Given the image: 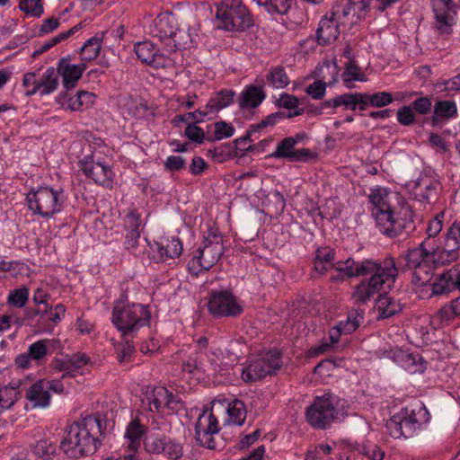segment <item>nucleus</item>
<instances>
[{"label":"nucleus","instance_id":"2eb2a0df","mask_svg":"<svg viewBox=\"0 0 460 460\" xmlns=\"http://www.w3.org/2000/svg\"><path fill=\"white\" fill-rule=\"evenodd\" d=\"M224 252L223 245L203 244L202 248L197 250L198 254L188 263L189 271L197 276L202 270H208L219 261Z\"/></svg>","mask_w":460,"mask_h":460},{"label":"nucleus","instance_id":"393cba45","mask_svg":"<svg viewBox=\"0 0 460 460\" xmlns=\"http://www.w3.org/2000/svg\"><path fill=\"white\" fill-rule=\"evenodd\" d=\"M266 98L261 87L250 84L240 93L237 101L241 110L254 109L259 107Z\"/></svg>","mask_w":460,"mask_h":460},{"label":"nucleus","instance_id":"f03ea898","mask_svg":"<svg viewBox=\"0 0 460 460\" xmlns=\"http://www.w3.org/2000/svg\"><path fill=\"white\" fill-rule=\"evenodd\" d=\"M95 429L102 432V420L99 418L87 417L82 422L74 423L61 440L60 450L71 459L94 454L101 445L93 432Z\"/></svg>","mask_w":460,"mask_h":460},{"label":"nucleus","instance_id":"bb28decb","mask_svg":"<svg viewBox=\"0 0 460 460\" xmlns=\"http://www.w3.org/2000/svg\"><path fill=\"white\" fill-rule=\"evenodd\" d=\"M156 252L161 261L179 257L182 251V243L178 237L167 238L164 242H155L152 247Z\"/></svg>","mask_w":460,"mask_h":460},{"label":"nucleus","instance_id":"c03bdc74","mask_svg":"<svg viewBox=\"0 0 460 460\" xmlns=\"http://www.w3.org/2000/svg\"><path fill=\"white\" fill-rule=\"evenodd\" d=\"M90 358L87 355L84 353L73 354L67 362L61 363L58 367L60 371H65L62 375V378L66 376H73L71 370H69V366L74 367L75 369L82 367L89 362Z\"/></svg>","mask_w":460,"mask_h":460},{"label":"nucleus","instance_id":"de8ad7c7","mask_svg":"<svg viewBox=\"0 0 460 460\" xmlns=\"http://www.w3.org/2000/svg\"><path fill=\"white\" fill-rule=\"evenodd\" d=\"M208 111H201V110H196L195 111L187 112L185 114H179L176 115L172 120V123L174 126H178L179 122H184L187 123H194L199 124L204 121L205 118L208 116Z\"/></svg>","mask_w":460,"mask_h":460},{"label":"nucleus","instance_id":"f704fd0d","mask_svg":"<svg viewBox=\"0 0 460 460\" xmlns=\"http://www.w3.org/2000/svg\"><path fill=\"white\" fill-rule=\"evenodd\" d=\"M105 34V31H99L85 41L80 49L83 61H92L99 56Z\"/></svg>","mask_w":460,"mask_h":460},{"label":"nucleus","instance_id":"052dcab7","mask_svg":"<svg viewBox=\"0 0 460 460\" xmlns=\"http://www.w3.org/2000/svg\"><path fill=\"white\" fill-rule=\"evenodd\" d=\"M181 368L182 371L187 372L189 374H195L196 372L201 371L202 366L199 360V352L196 350L187 359L183 360L181 364Z\"/></svg>","mask_w":460,"mask_h":460},{"label":"nucleus","instance_id":"5701e85b","mask_svg":"<svg viewBox=\"0 0 460 460\" xmlns=\"http://www.w3.org/2000/svg\"><path fill=\"white\" fill-rule=\"evenodd\" d=\"M429 251L430 252L431 262L436 267H442L456 261L459 258L458 250L453 248L451 243L437 245L430 243Z\"/></svg>","mask_w":460,"mask_h":460},{"label":"nucleus","instance_id":"f8f14e48","mask_svg":"<svg viewBox=\"0 0 460 460\" xmlns=\"http://www.w3.org/2000/svg\"><path fill=\"white\" fill-rule=\"evenodd\" d=\"M145 449L149 454L163 455L171 460L182 457L183 444L166 435L151 434L144 441Z\"/></svg>","mask_w":460,"mask_h":460},{"label":"nucleus","instance_id":"680f3d73","mask_svg":"<svg viewBox=\"0 0 460 460\" xmlns=\"http://www.w3.org/2000/svg\"><path fill=\"white\" fill-rule=\"evenodd\" d=\"M445 243H451L456 250L460 248V222H454L446 234Z\"/></svg>","mask_w":460,"mask_h":460},{"label":"nucleus","instance_id":"ddd939ff","mask_svg":"<svg viewBox=\"0 0 460 460\" xmlns=\"http://www.w3.org/2000/svg\"><path fill=\"white\" fill-rule=\"evenodd\" d=\"M219 430L217 419L214 416L212 410L206 409L196 421L195 440L200 447L217 449V446L213 435L217 434Z\"/></svg>","mask_w":460,"mask_h":460},{"label":"nucleus","instance_id":"a18cd8bd","mask_svg":"<svg viewBox=\"0 0 460 460\" xmlns=\"http://www.w3.org/2000/svg\"><path fill=\"white\" fill-rule=\"evenodd\" d=\"M434 112L443 119H448L457 115V107L454 101H438L434 105Z\"/></svg>","mask_w":460,"mask_h":460},{"label":"nucleus","instance_id":"8fccbe9b","mask_svg":"<svg viewBox=\"0 0 460 460\" xmlns=\"http://www.w3.org/2000/svg\"><path fill=\"white\" fill-rule=\"evenodd\" d=\"M254 132H251V126L249 127L248 130L246 131V134L235 140H234L233 147L236 148V156L243 157L248 152H252L255 150L256 146L255 145H248V142H252L251 136Z\"/></svg>","mask_w":460,"mask_h":460},{"label":"nucleus","instance_id":"aec40b11","mask_svg":"<svg viewBox=\"0 0 460 460\" xmlns=\"http://www.w3.org/2000/svg\"><path fill=\"white\" fill-rule=\"evenodd\" d=\"M134 51L142 63L154 68L165 67L167 65L166 56L161 53L151 41L145 40L136 43Z\"/></svg>","mask_w":460,"mask_h":460},{"label":"nucleus","instance_id":"c756f323","mask_svg":"<svg viewBox=\"0 0 460 460\" xmlns=\"http://www.w3.org/2000/svg\"><path fill=\"white\" fill-rule=\"evenodd\" d=\"M168 399V389L164 386L148 388L143 402H146L152 412H164Z\"/></svg>","mask_w":460,"mask_h":460},{"label":"nucleus","instance_id":"b1692460","mask_svg":"<svg viewBox=\"0 0 460 460\" xmlns=\"http://www.w3.org/2000/svg\"><path fill=\"white\" fill-rule=\"evenodd\" d=\"M336 252L335 250L330 247H320L315 252V258L314 261V270L321 275L325 274L330 269L337 271V265L345 261H339L334 262Z\"/></svg>","mask_w":460,"mask_h":460},{"label":"nucleus","instance_id":"0eeeda50","mask_svg":"<svg viewBox=\"0 0 460 460\" xmlns=\"http://www.w3.org/2000/svg\"><path fill=\"white\" fill-rule=\"evenodd\" d=\"M338 396L330 393L316 396L314 402L306 409L307 422L318 429L328 428L338 414Z\"/></svg>","mask_w":460,"mask_h":460},{"label":"nucleus","instance_id":"603ef678","mask_svg":"<svg viewBox=\"0 0 460 460\" xmlns=\"http://www.w3.org/2000/svg\"><path fill=\"white\" fill-rule=\"evenodd\" d=\"M29 299V289L26 287L13 289L10 292L7 303L16 308L25 306Z\"/></svg>","mask_w":460,"mask_h":460},{"label":"nucleus","instance_id":"dca6fc26","mask_svg":"<svg viewBox=\"0 0 460 460\" xmlns=\"http://www.w3.org/2000/svg\"><path fill=\"white\" fill-rule=\"evenodd\" d=\"M295 146L296 140L291 137H285L277 145L276 150L270 155V157L288 159L290 162H306L316 157V154L309 149H295Z\"/></svg>","mask_w":460,"mask_h":460},{"label":"nucleus","instance_id":"39448f33","mask_svg":"<svg viewBox=\"0 0 460 460\" xmlns=\"http://www.w3.org/2000/svg\"><path fill=\"white\" fill-rule=\"evenodd\" d=\"M427 409L419 405L414 409L403 408L386 422V429L394 438H411L420 427L429 421Z\"/></svg>","mask_w":460,"mask_h":460},{"label":"nucleus","instance_id":"79ce46f5","mask_svg":"<svg viewBox=\"0 0 460 460\" xmlns=\"http://www.w3.org/2000/svg\"><path fill=\"white\" fill-rule=\"evenodd\" d=\"M58 341L55 340H40L29 346L28 352L32 360H40L47 354L50 347H54Z\"/></svg>","mask_w":460,"mask_h":460},{"label":"nucleus","instance_id":"9d476101","mask_svg":"<svg viewBox=\"0 0 460 460\" xmlns=\"http://www.w3.org/2000/svg\"><path fill=\"white\" fill-rule=\"evenodd\" d=\"M401 212H395L391 206L388 209H377L372 213L376 226L380 232L389 237H395L403 233L409 234L414 229V223L411 216L404 217L400 216Z\"/></svg>","mask_w":460,"mask_h":460},{"label":"nucleus","instance_id":"4d7b16f0","mask_svg":"<svg viewBox=\"0 0 460 460\" xmlns=\"http://www.w3.org/2000/svg\"><path fill=\"white\" fill-rule=\"evenodd\" d=\"M342 76H343V80L345 82H351V81L366 82L367 81V76L364 74H361L359 71V67L352 62H349L346 65L345 71H344Z\"/></svg>","mask_w":460,"mask_h":460},{"label":"nucleus","instance_id":"5fc2aeb1","mask_svg":"<svg viewBox=\"0 0 460 460\" xmlns=\"http://www.w3.org/2000/svg\"><path fill=\"white\" fill-rule=\"evenodd\" d=\"M214 127H215L214 137L207 138V140L209 142L230 137L234 134V131H235L234 128L231 124H228L223 120L217 121L214 124Z\"/></svg>","mask_w":460,"mask_h":460},{"label":"nucleus","instance_id":"4be33fe9","mask_svg":"<svg viewBox=\"0 0 460 460\" xmlns=\"http://www.w3.org/2000/svg\"><path fill=\"white\" fill-rule=\"evenodd\" d=\"M455 267L444 270L442 273L437 274L432 282L428 284L430 286L429 297L448 295L454 291V276Z\"/></svg>","mask_w":460,"mask_h":460},{"label":"nucleus","instance_id":"e433bc0d","mask_svg":"<svg viewBox=\"0 0 460 460\" xmlns=\"http://www.w3.org/2000/svg\"><path fill=\"white\" fill-rule=\"evenodd\" d=\"M228 421L232 424L242 426L246 419V407L243 401L234 399L228 403L227 407Z\"/></svg>","mask_w":460,"mask_h":460},{"label":"nucleus","instance_id":"cd10ccee","mask_svg":"<svg viewBox=\"0 0 460 460\" xmlns=\"http://www.w3.org/2000/svg\"><path fill=\"white\" fill-rule=\"evenodd\" d=\"M57 72L62 76L63 86L67 91L75 88L82 76L75 64H71L67 58L59 60Z\"/></svg>","mask_w":460,"mask_h":460},{"label":"nucleus","instance_id":"bf43d9fd","mask_svg":"<svg viewBox=\"0 0 460 460\" xmlns=\"http://www.w3.org/2000/svg\"><path fill=\"white\" fill-rule=\"evenodd\" d=\"M410 106L413 110L414 113H418L420 115H427L431 111L432 109V102L431 99L428 96H420L413 101Z\"/></svg>","mask_w":460,"mask_h":460},{"label":"nucleus","instance_id":"ea45409f","mask_svg":"<svg viewBox=\"0 0 460 460\" xmlns=\"http://www.w3.org/2000/svg\"><path fill=\"white\" fill-rule=\"evenodd\" d=\"M32 452L42 460H52L56 456L57 447L49 439H41L33 446Z\"/></svg>","mask_w":460,"mask_h":460},{"label":"nucleus","instance_id":"4c0bfd02","mask_svg":"<svg viewBox=\"0 0 460 460\" xmlns=\"http://www.w3.org/2000/svg\"><path fill=\"white\" fill-rule=\"evenodd\" d=\"M363 101L366 102V110L367 107L382 108L391 104L394 102L392 93L388 92H378L373 94L363 93Z\"/></svg>","mask_w":460,"mask_h":460},{"label":"nucleus","instance_id":"6ab92c4d","mask_svg":"<svg viewBox=\"0 0 460 460\" xmlns=\"http://www.w3.org/2000/svg\"><path fill=\"white\" fill-rule=\"evenodd\" d=\"M81 170L95 183L109 187L112 182L113 172L109 165L93 162L91 156H85L80 161Z\"/></svg>","mask_w":460,"mask_h":460},{"label":"nucleus","instance_id":"1a4fd4ad","mask_svg":"<svg viewBox=\"0 0 460 460\" xmlns=\"http://www.w3.org/2000/svg\"><path fill=\"white\" fill-rule=\"evenodd\" d=\"M281 366V353L278 349H271L252 359L248 366L243 368L241 376L246 383L256 382L267 376L274 375Z\"/></svg>","mask_w":460,"mask_h":460},{"label":"nucleus","instance_id":"6e6552de","mask_svg":"<svg viewBox=\"0 0 460 460\" xmlns=\"http://www.w3.org/2000/svg\"><path fill=\"white\" fill-rule=\"evenodd\" d=\"M430 240L425 239L418 247L409 249L404 255L408 269L414 270L412 282L419 286H427L430 279Z\"/></svg>","mask_w":460,"mask_h":460},{"label":"nucleus","instance_id":"37998d69","mask_svg":"<svg viewBox=\"0 0 460 460\" xmlns=\"http://www.w3.org/2000/svg\"><path fill=\"white\" fill-rule=\"evenodd\" d=\"M213 159L217 163H225L236 156V148L231 144H223L208 150Z\"/></svg>","mask_w":460,"mask_h":460},{"label":"nucleus","instance_id":"2f4dec72","mask_svg":"<svg viewBox=\"0 0 460 460\" xmlns=\"http://www.w3.org/2000/svg\"><path fill=\"white\" fill-rule=\"evenodd\" d=\"M234 96L235 93L233 90L223 89L217 92L206 105L208 113L218 112L228 107L233 103Z\"/></svg>","mask_w":460,"mask_h":460},{"label":"nucleus","instance_id":"69168bd1","mask_svg":"<svg viewBox=\"0 0 460 460\" xmlns=\"http://www.w3.org/2000/svg\"><path fill=\"white\" fill-rule=\"evenodd\" d=\"M93 98V93L85 91H79L75 96L69 99V107L73 111L80 110L84 103L91 102Z\"/></svg>","mask_w":460,"mask_h":460},{"label":"nucleus","instance_id":"4468645a","mask_svg":"<svg viewBox=\"0 0 460 460\" xmlns=\"http://www.w3.org/2000/svg\"><path fill=\"white\" fill-rule=\"evenodd\" d=\"M434 13V28L440 35L452 33V27L456 23V4L453 0H431Z\"/></svg>","mask_w":460,"mask_h":460},{"label":"nucleus","instance_id":"09e8293b","mask_svg":"<svg viewBox=\"0 0 460 460\" xmlns=\"http://www.w3.org/2000/svg\"><path fill=\"white\" fill-rule=\"evenodd\" d=\"M439 183L438 181H429L428 183L425 182L423 179H420L416 182L415 188L420 189V193L418 195L421 199V200L426 202H430L431 198H435L437 194V190Z\"/></svg>","mask_w":460,"mask_h":460},{"label":"nucleus","instance_id":"473e14b6","mask_svg":"<svg viewBox=\"0 0 460 460\" xmlns=\"http://www.w3.org/2000/svg\"><path fill=\"white\" fill-rule=\"evenodd\" d=\"M395 360L403 368L412 373L423 372L425 369L424 359L419 353H407L399 350L395 353Z\"/></svg>","mask_w":460,"mask_h":460},{"label":"nucleus","instance_id":"7ed1b4c3","mask_svg":"<svg viewBox=\"0 0 460 460\" xmlns=\"http://www.w3.org/2000/svg\"><path fill=\"white\" fill-rule=\"evenodd\" d=\"M126 295L115 301L112 309L111 322L123 337L137 332L141 327L148 325L151 313L148 306L137 303H125Z\"/></svg>","mask_w":460,"mask_h":460},{"label":"nucleus","instance_id":"7c9ffc66","mask_svg":"<svg viewBox=\"0 0 460 460\" xmlns=\"http://www.w3.org/2000/svg\"><path fill=\"white\" fill-rule=\"evenodd\" d=\"M304 113V110H296L294 111H276L268 116H266L263 119H261L259 123L251 125V132H258L263 128L269 127H274L279 121L285 119H291L296 116L302 115Z\"/></svg>","mask_w":460,"mask_h":460},{"label":"nucleus","instance_id":"864d4df0","mask_svg":"<svg viewBox=\"0 0 460 460\" xmlns=\"http://www.w3.org/2000/svg\"><path fill=\"white\" fill-rule=\"evenodd\" d=\"M19 9L32 17H40L44 13L41 0H20Z\"/></svg>","mask_w":460,"mask_h":460},{"label":"nucleus","instance_id":"72a5a7b5","mask_svg":"<svg viewBox=\"0 0 460 460\" xmlns=\"http://www.w3.org/2000/svg\"><path fill=\"white\" fill-rule=\"evenodd\" d=\"M146 427L142 425L139 420H132L127 426L125 438L128 441V449L137 451L140 447L141 439L146 434Z\"/></svg>","mask_w":460,"mask_h":460},{"label":"nucleus","instance_id":"412c9836","mask_svg":"<svg viewBox=\"0 0 460 460\" xmlns=\"http://www.w3.org/2000/svg\"><path fill=\"white\" fill-rule=\"evenodd\" d=\"M335 12H331L319 22L316 30V41L319 45L326 46L338 39L340 28L339 24L335 22Z\"/></svg>","mask_w":460,"mask_h":460},{"label":"nucleus","instance_id":"774afa93","mask_svg":"<svg viewBox=\"0 0 460 460\" xmlns=\"http://www.w3.org/2000/svg\"><path fill=\"white\" fill-rule=\"evenodd\" d=\"M276 105L279 108H284L291 111V110H298L299 100L297 97L283 93L280 97L276 101Z\"/></svg>","mask_w":460,"mask_h":460},{"label":"nucleus","instance_id":"f257e3e1","mask_svg":"<svg viewBox=\"0 0 460 460\" xmlns=\"http://www.w3.org/2000/svg\"><path fill=\"white\" fill-rule=\"evenodd\" d=\"M336 267L338 274L331 277L333 282L370 275L367 280H362L356 286L353 292V298L360 304L370 301L383 288L385 283L394 281L398 272L392 257L385 258L383 261L371 259L355 261L349 257Z\"/></svg>","mask_w":460,"mask_h":460},{"label":"nucleus","instance_id":"c85d7f7f","mask_svg":"<svg viewBox=\"0 0 460 460\" xmlns=\"http://www.w3.org/2000/svg\"><path fill=\"white\" fill-rule=\"evenodd\" d=\"M58 85V75L54 67H49L42 77L39 79L38 84L35 88H31L29 90L26 94L33 95L37 93H40L41 96L48 95L53 93Z\"/></svg>","mask_w":460,"mask_h":460},{"label":"nucleus","instance_id":"13d9d810","mask_svg":"<svg viewBox=\"0 0 460 460\" xmlns=\"http://www.w3.org/2000/svg\"><path fill=\"white\" fill-rule=\"evenodd\" d=\"M184 135L188 137L191 142L196 144H202L206 139L205 132L200 128L198 127L197 124L189 123L184 130Z\"/></svg>","mask_w":460,"mask_h":460},{"label":"nucleus","instance_id":"20e7f679","mask_svg":"<svg viewBox=\"0 0 460 460\" xmlns=\"http://www.w3.org/2000/svg\"><path fill=\"white\" fill-rule=\"evenodd\" d=\"M216 18L218 27L227 31H245L254 26L253 16L242 0H222Z\"/></svg>","mask_w":460,"mask_h":460},{"label":"nucleus","instance_id":"a211bd4d","mask_svg":"<svg viewBox=\"0 0 460 460\" xmlns=\"http://www.w3.org/2000/svg\"><path fill=\"white\" fill-rule=\"evenodd\" d=\"M363 93H348L337 95L332 99L326 100L315 109V113L323 114L324 109H335L343 106L345 110L366 111V102L363 101Z\"/></svg>","mask_w":460,"mask_h":460},{"label":"nucleus","instance_id":"9b49d317","mask_svg":"<svg viewBox=\"0 0 460 460\" xmlns=\"http://www.w3.org/2000/svg\"><path fill=\"white\" fill-rule=\"evenodd\" d=\"M208 310L217 318L237 317L243 311L229 290L212 291L208 302Z\"/></svg>","mask_w":460,"mask_h":460},{"label":"nucleus","instance_id":"f3484780","mask_svg":"<svg viewBox=\"0 0 460 460\" xmlns=\"http://www.w3.org/2000/svg\"><path fill=\"white\" fill-rule=\"evenodd\" d=\"M176 19L170 12L159 13L149 26V33L154 38L171 46V39L175 37Z\"/></svg>","mask_w":460,"mask_h":460},{"label":"nucleus","instance_id":"49530a36","mask_svg":"<svg viewBox=\"0 0 460 460\" xmlns=\"http://www.w3.org/2000/svg\"><path fill=\"white\" fill-rule=\"evenodd\" d=\"M17 386L16 385H6L0 388V407L3 410H8L12 408L17 400Z\"/></svg>","mask_w":460,"mask_h":460},{"label":"nucleus","instance_id":"338daca9","mask_svg":"<svg viewBox=\"0 0 460 460\" xmlns=\"http://www.w3.org/2000/svg\"><path fill=\"white\" fill-rule=\"evenodd\" d=\"M326 83L323 80H316L305 88V93L314 100H321L326 92Z\"/></svg>","mask_w":460,"mask_h":460},{"label":"nucleus","instance_id":"a878e982","mask_svg":"<svg viewBox=\"0 0 460 460\" xmlns=\"http://www.w3.org/2000/svg\"><path fill=\"white\" fill-rule=\"evenodd\" d=\"M47 385L45 379H40L27 390L25 397L33 404V407L45 408L49 405L51 396L48 393Z\"/></svg>","mask_w":460,"mask_h":460},{"label":"nucleus","instance_id":"6e6d98bb","mask_svg":"<svg viewBox=\"0 0 460 460\" xmlns=\"http://www.w3.org/2000/svg\"><path fill=\"white\" fill-rule=\"evenodd\" d=\"M192 40L190 34L185 31L176 28L175 37L171 39V46H168L172 50L176 49H188L191 46Z\"/></svg>","mask_w":460,"mask_h":460},{"label":"nucleus","instance_id":"423d86ee","mask_svg":"<svg viewBox=\"0 0 460 460\" xmlns=\"http://www.w3.org/2000/svg\"><path fill=\"white\" fill-rule=\"evenodd\" d=\"M26 201L29 209L34 214L49 218L62 210L65 202L64 191L62 189L40 187L27 194Z\"/></svg>","mask_w":460,"mask_h":460},{"label":"nucleus","instance_id":"0e129e2a","mask_svg":"<svg viewBox=\"0 0 460 460\" xmlns=\"http://www.w3.org/2000/svg\"><path fill=\"white\" fill-rule=\"evenodd\" d=\"M369 202L372 205L371 213L376 210L388 209L390 205L386 201L385 197L383 196L379 190H374L368 196Z\"/></svg>","mask_w":460,"mask_h":460},{"label":"nucleus","instance_id":"e2e57ef3","mask_svg":"<svg viewBox=\"0 0 460 460\" xmlns=\"http://www.w3.org/2000/svg\"><path fill=\"white\" fill-rule=\"evenodd\" d=\"M397 120L402 126H411L415 123V113L410 105H403L397 111Z\"/></svg>","mask_w":460,"mask_h":460},{"label":"nucleus","instance_id":"a19ab883","mask_svg":"<svg viewBox=\"0 0 460 460\" xmlns=\"http://www.w3.org/2000/svg\"><path fill=\"white\" fill-rule=\"evenodd\" d=\"M363 318L364 313L362 311L352 310L348 314L347 319L339 322L337 325L343 332V334H349L358 329Z\"/></svg>","mask_w":460,"mask_h":460},{"label":"nucleus","instance_id":"c9c22d12","mask_svg":"<svg viewBox=\"0 0 460 460\" xmlns=\"http://www.w3.org/2000/svg\"><path fill=\"white\" fill-rule=\"evenodd\" d=\"M376 306L378 310L377 320L392 317L402 310L401 305L385 294L379 295Z\"/></svg>","mask_w":460,"mask_h":460},{"label":"nucleus","instance_id":"58836bf2","mask_svg":"<svg viewBox=\"0 0 460 460\" xmlns=\"http://www.w3.org/2000/svg\"><path fill=\"white\" fill-rule=\"evenodd\" d=\"M267 82L275 88H285L289 84V78L283 66H272L267 75Z\"/></svg>","mask_w":460,"mask_h":460},{"label":"nucleus","instance_id":"3c124183","mask_svg":"<svg viewBox=\"0 0 460 460\" xmlns=\"http://www.w3.org/2000/svg\"><path fill=\"white\" fill-rule=\"evenodd\" d=\"M264 6L269 13L286 14L291 7V0H263Z\"/></svg>","mask_w":460,"mask_h":460}]
</instances>
